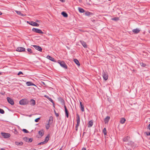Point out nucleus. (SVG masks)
<instances>
[{"label":"nucleus","instance_id":"aec40b11","mask_svg":"<svg viewBox=\"0 0 150 150\" xmlns=\"http://www.w3.org/2000/svg\"><path fill=\"white\" fill-rule=\"evenodd\" d=\"M30 104L31 105H34L35 104V101L33 99H31L30 102Z\"/></svg>","mask_w":150,"mask_h":150},{"label":"nucleus","instance_id":"473e14b6","mask_svg":"<svg viewBox=\"0 0 150 150\" xmlns=\"http://www.w3.org/2000/svg\"><path fill=\"white\" fill-rule=\"evenodd\" d=\"M52 121H53V117H52L51 116L49 118V122H52Z\"/></svg>","mask_w":150,"mask_h":150},{"label":"nucleus","instance_id":"f257e3e1","mask_svg":"<svg viewBox=\"0 0 150 150\" xmlns=\"http://www.w3.org/2000/svg\"><path fill=\"white\" fill-rule=\"evenodd\" d=\"M58 63L62 67L65 69H67V65L64 61H61L59 60Z\"/></svg>","mask_w":150,"mask_h":150},{"label":"nucleus","instance_id":"f3484780","mask_svg":"<svg viewBox=\"0 0 150 150\" xmlns=\"http://www.w3.org/2000/svg\"><path fill=\"white\" fill-rule=\"evenodd\" d=\"M130 139V137L129 136H127L123 139V141L124 142H127L129 141Z\"/></svg>","mask_w":150,"mask_h":150},{"label":"nucleus","instance_id":"4be33fe9","mask_svg":"<svg viewBox=\"0 0 150 150\" xmlns=\"http://www.w3.org/2000/svg\"><path fill=\"white\" fill-rule=\"evenodd\" d=\"M50 138V135H48L45 138V141L44 142L45 143H46L49 140Z\"/></svg>","mask_w":150,"mask_h":150},{"label":"nucleus","instance_id":"e433bc0d","mask_svg":"<svg viewBox=\"0 0 150 150\" xmlns=\"http://www.w3.org/2000/svg\"><path fill=\"white\" fill-rule=\"evenodd\" d=\"M49 123H48L46 125V128L47 129H49V128L50 127V125H49Z\"/></svg>","mask_w":150,"mask_h":150},{"label":"nucleus","instance_id":"20e7f679","mask_svg":"<svg viewBox=\"0 0 150 150\" xmlns=\"http://www.w3.org/2000/svg\"><path fill=\"white\" fill-rule=\"evenodd\" d=\"M27 23L30 25L33 26L38 27L39 26V24L33 21H27Z\"/></svg>","mask_w":150,"mask_h":150},{"label":"nucleus","instance_id":"e2e57ef3","mask_svg":"<svg viewBox=\"0 0 150 150\" xmlns=\"http://www.w3.org/2000/svg\"><path fill=\"white\" fill-rule=\"evenodd\" d=\"M109 1H111V0H108Z\"/></svg>","mask_w":150,"mask_h":150},{"label":"nucleus","instance_id":"0e129e2a","mask_svg":"<svg viewBox=\"0 0 150 150\" xmlns=\"http://www.w3.org/2000/svg\"><path fill=\"white\" fill-rule=\"evenodd\" d=\"M149 33H150V30L149 31Z\"/></svg>","mask_w":150,"mask_h":150},{"label":"nucleus","instance_id":"4c0bfd02","mask_svg":"<svg viewBox=\"0 0 150 150\" xmlns=\"http://www.w3.org/2000/svg\"><path fill=\"white\" fill-rule=\"evenodd\" d=\"M22 131L25 133H27L29 132L25 129H23Z\"/></svg>","mask_w":150,"mask_h":150},{"label":"nucleus","instance_id":"72a5a7b5","mask_svg":"<svg viewBox=\"0 0 150 150\" xmlns=\"http://www.w3.org/2000/svg\"><path fill=\"white\" fill-rule=\"evenodd\" d=\"M103 132L105 135L106 134V129L105 128H104L103 130Z\"/></svg>","mask_w":150,"mask_h":150},{"label":"nucleus","instance_id":"603ef678","mask_svg":"<svg viewBox=\"0 0 150 150\" xmlns=\"http://www.w3.org/2000/svg\"><path fill=\"white\" fill-rule=\"evenodd\" d=\"M36 21V22H38V23H40V21L39 20H37Z\"/></svg>","mask_w":150,"mask_h":150},{"label":"nucleus","instance_id":"6e6d98bb","mask_svg":"<svg viewBox=\"0 0 150 150\" xmlns=\"http://www.w3.org/2000/svg\"><path fill=\"white\" fill-rule=\"evenodd\" d=\"M1 150H5L4 149H1Z\"/></svg>","mask_w":150,"mask_h":150},{"label":"nucleus","instance_id":"79ce46f5","mask_svg":"<svg viewBox=\"0 0 150 150\" xmlns=\"http://www.w3.org/2000/svg\"><path fill=\"white\" fill-rule=\"evenodd\" d=\"M79 126V125H77V124L76 125V126L75 127L76 128V130L77 131L78 129V127Z\"/></svg>","mask_w":150,"mask_h":150},{"label":"nucleus","instance_id":"a878e982","mask_svg":"<svg viewBox=\"0 0 150 150\" xmlns=\"http://www.w3.org/2000/svg\"><path fill=\"white\" fill-rule=\"evenodd\" d=\"M15 144L17 146H21L23 145V142H15Z\"/></svg>","mask_w":150,"mask_h":150},{"label":"nucleus","instance_id":"f8f14e48","mask_svg":"<svg viewBox=\"0 0 150 150\" xmlns=\"http://www.w3.org/2000/svg\"><path fill=\"white\" fill-rule=\"evenodd\" d=\"M65 115L67 118L69 117V112L65 105H64Z\"/></svg>","mask_w":150,"mask_h":150},{"label":"nucleus","instance_id":"2eb2a0df","mask_svg":"<svg viewBox=\"0 0 150 150\" xmlns=\"http://www.w3.org/2000/svg\"><path fill=\"white\" fill-rule=\"evenodd\" d=\"M47 58L50 59V60L52 61L53 62H55V61L54 60V59L52 57L50 56L47 55Z\"/></svg>","mask_w":150,"mask_h":150},{"label":"nucleus","instance_id":"6ab92c4d","mask_svg":"<svg viewBox=\"0 0 150 150\" xmlns=\"http://www.w3.org/2000/svg\"><path fill=\"white\" fill-rule=\"evenodd\" d=\"M110 117L109 116H107L104 119V122L105 124L107 123L109 121Z\"/></svg>","mask_w":150,"mask_h":150},{"label":"nucleus","instance_id":"c85d7f7f","mask_svg":"<svg viewBox=\"0 0 150 150\" xmlns=\"http://www.w3.org/2000/svg\"><path fill=\"white\" fill-rule=\"evenodd\" d=\"M15 12L17 14H18L19 15H20L22 16H24L23 14L21 13V12L20 11H15Z\"/></svg>","mask_w":150,"mask_h":150},{"label":"nucleus","instance_id":"cd10ccee","mask_svg":"<svg viewBox=\"0 0 150 150\" xmlns=\"http://www.w3.org/2000/svg\"><path fill=\"white\" fill-rule=\"evenodd\" d=\"M78 10L79 12L81 13H84L85 12L84 10L81 8L79 7L78 8Z\"/></svg>","mask_w":150,"mask_h":150},{"label":"nucleus","instance_id":"49530a36","mask_svg":"<svg viewBox=\"0 0 150 150\" xmlns=\"http://www.w3.org/2000/svg\"><path fill=\"white\" fill-rule=\"evenodd\" d=\"M54 112H55L56 116L57 117H58L59 116V114L58 113H56V111H54Z\"/></svg>","mask_w":150,"mask_h":150},{"label":"nucleus","instance_id":"4d7b16f0","mask_svg":"<svg viewBox=\"0 0 150 150\" xmlns=\"http://www.w3.org/2000/svg\"><path fill=\"white\" fill-rule=\"evenodd\" d=\"M31 115H30L29 116V117H30L31 116Z\"/></svg>","mask_w":150,"mask_h":150},{"label":"nucleus","instance_id":"7c9ffc66","mask_svg":"<svg viewBox=\"0 0 150 150\" xmlns=\"http://www.w3.org/2000/svg\"><path fill=\"white\" fill-rule=\"evenodd\" d=\"M38 134L40 135L41 137L44 134L43 132L41 131H40L38 132Z\"/></svg>","mask_w":150,"mask_h":150},{"label":"nucleus","instance_id":"393cba45","mask_svg":"<svg viewBox=\"0 0 150 150\" xmlns=\"http://www.w3.org/2000/svg\"><path fill=\"white\" fill-rule=\"evenodd\" d=\"M74 62L76 63V64L79 66L80 65V64L79 61L76 59H74Z\"/></svg>","mask_w":150,"mask_h":150},{"label":"nucleus","instance_id":"5701e85b","mask_svg":"<svg viewBox=\"0 0 150 150\" xmlns=\"http://www.w3.org/2000/svg\"><path fill=\"white\" fill-rule=\"evenodd\" d=\"M140 31V30L138 29H134L132 30V32L135 33H139Z\"/></svg>","mask_w":150,"mask_h":150},{"label":"nucleus","instance_id":"680f3d73","mask_svg":"<svg viewBox=\"0 0 150 150\" xmlns=\"http://www.w3.org/2000/svg\"><path fill=\"white\" fill-rule=\"evenodd\" d=\"M45 97H46V96H45Z\"/></svg>","mask_w":150,"mask_h":150},{"label":"nucleus","instance_id":"3c124183","mask_svg":"<svg viewBox=\"0 0 150 150\" xmlns=\"http://www.w3.org/2000/svg\"><path fill=\"white\" fill-rule=\"evenodd\" d=\"M17 131L16 130H15V131L14 133H15V134H17Z\"/></svg>","mask_w":150,"mask_h":150},{"label":"nucleus","instance_id":"dca6fc26","mask_svg":"<svg viewBox=\"0 0 150 150\" xmlns=\"http://www.w3.org/2000/svg\"><path fill=\"white\" fill-rule=\"evenodd\" d=\"M93 121H92V120H91V121H89L88 122V124L87 125L88 126V127H91L93 125Z\"/></svg>","mask_w":150,"mask_h":150},{"label":"nucleus","instance_id":"8fccbe9b","mask_svg":"<svg viewBox=\"0 0 150 150\" xmlns=\"http://www.w3.org/2000/svg\"><path fill=\"white\" fill-rule=\"evenodd\" d=\"M81 150H86V149L85 148H83Z\"/></svg>","mask_w":150,"mask_h":150},{"label":"nucleus","instance_id":"412c9836","mask_svg":"<svg viewBox=\"0 0 150 150\" xmlns=\"http://www.w3.org/2000/svg\"><path fill=\"white\" fill-rule=\"evenodd\" d=\"M80 42L81 43V44L83 46V47L84 48H86L87 47V45L86 44V42L83 41H80Z\"/></svg>","mask_w":150,"mask_h":150},{"label":"nucleus","instance_id":"1a4fd4ad","mask_svg":"<svg viewBox=\"0 0 150 150\" xmlns=\"http://www.w3.org/2000/svg\"><path fill=\"white\" fill-rule=\"evenodd\" d=\"M32 46L36 50L40 52H41L42 51V48L39 46L36 45H33Z\"/></svg>","mask_w":150,"mask_h":150},{"label":"nucleus","instance_id":"a19ab883","mask_svg":"<svg viewBox=\"0 0 150 150\" xmlns=\"http://www.w3.org/2000/svg\"><path fill=\"white\" fill-rule=\"evenodd\" d=\"M40 118L39 117L35 119V121L36 122H38L39 120L40 119Z\"/></svg>","mask_w":150,"mask_h":150},{"label":"nucleus","instance_id":"bf43d9fd","mask_svg":"<svg viewBox=\"0 0 150 150\" xmlns=\"http://www.w3.org/2000/svg\"><path fill=\"white\" fill-rule=\"evenodd\" d=\"M59 150H62V148H60V149H59Z\"/></svg>","mask_w":150,"mask_h":150},{"label":"nucleus","instance_id":"a18cd8bd","mask_svg":"<svg viewBox=\"0 0 150 150\" xmlns=\"http://www.w3.org/2000/svg\"><path fill=\"white\" fill-rule=\"evenodd\" d=\"M21 74H23V72L21 71H19L18 74V75H20Z\"/></svg>","mask_w":150,"mask_h":150},{"label":"nucleus","instance_id":"0eeeda50","mask_svg":"<svg viewBox=\"0 0 150 150\" xmlns=\"http://www.w3.org/2000/svg\"><path fill=\"white\" fill-rule=\"evenodd\" d=\"M16 50L19 52H24L25 51V48L23 47H18L17 48Z\"/></svg>","mask_w":150,"mask_h":150},{"label":"nucleus","instance_id":"bb28decb","mask_svg":"<svg viewBox=\"0 0 150 150\" xmlns=\"http://www.w3.org/2000/svg\"><path fill=\"white\" fill-rule=\"evenodd\" d=\"M62 15L65 17H67L68 16L67 13L65 12H62L61 13Z\"/></svg>","mask_w":150,"mask_h":150},{"label":"nucleus","instance_id":"13d9d810","mask_svg":"<svg viewBox=\"0 0 150 150\" xmlns=\"http://www.w3.org/2000/svg\"><path fill=\"white\" fill-rule=\"evenodd\" d=\"M1 74V73L0 72V75Z\"/></svg>","mask_w":150,"mask_h":150},{"label":"nucleus","instance_id":"37998d69","mask_svg":"<svg viewBox=\"0 0 150 150\" xmlns=\"http://www.w3.org/2000/svg\"><path fill=\"white\" fill-rule=\"evenodd\" d=\"M48 99L50 102L54 104L53 100L51 98H49Z\"/></svg>","mask_w":150,"mask_h":150},{"label":"nucleus","instance_id":"4468645a","mask_svg":"<svg viewBox=\"0 0 150 150\" xmlns=\"http://www.w3.org/2000/svg\"><path fill=\"white\" fill-rule=\"evenodd\" d=\"M59 100L62 103V105H63L64 106V105H65L64 103L65 102L63 99L61 98H59Z\"/></svg>","mask_w":150,"mask_h":150},{"label":"nucleus","instance_id":"58836bf2","mask_svg":"<svg viewBox=\"0 0 150 150\" xmlns=\"http://www.w3.org/2000/svg\"><path fill=\"white\" fill-rule=\"evenodd\" d=\"M28 51L31 53H32V51L31 49L30 48H28L27 49Z\"/></svg>","mask_w":150,"mask_h":150},{"label":"nucleus","instance_id":"052dcab7","mask_svg":"<svg viewBox=\"0 0 150 150\" xmlns=\"http://www.w3.org/2000/svg\"><path fill=\"white\" fill-rule=\"evenodd\" d=\"M85 133V132H83V134H84V133Z\"/></svg>","mask_w":150,"mask_h":150},{"label":"nucleus","instance_id":"9d476101","mask_svg":"<svg viewBox=\"0 0 150 150\" xmlns=\"http://www.w3.org/2000/svg\"><path fill=\"white\" fill-rule=\"evenodd\" d=\"M103 76L104 79L105 80H107L108 78V74H106L104 72L103 73Z\"/></svg>","mask_w":150,"mask_h":150},{"label":"nucleus","instance_id":"c756f323","mask_svg":"<svg viewBox=\"0 0 150 150\" xmlns=\"http://www.w3.org/2000/svg\"><path fill=\"white\" fill-rule=\"evenodd\" d=\"M91 14V13L88 11L86 12L85 13V15L87 16H89Z\"/></svg>","mask_w":150,"mask_h":150},{"label":"nucleus","instance_id":"09e8293b","mask_svg":"<svg viewBox=\"0 0 150 150\" xmlns=\"http://www.w3.org/2000/svg\"><path fill=\"white\" fill-rule=\"evenodd\" d=\"M61 1L62 2H64L65 1V0H59Z\"/></svg>","mask_w":150,"mask_h":150},{"label":"nucleus","instance_id":"423d86ee","mask_svg":"<svg viewBox=\"0 0 150 150\" xmlns=\"http://www.w3.org/2000/svg\"><path fill=\"white\" fill-rule=\"evenodd\" d=\"M1 134L5 138H8L11 136L10 134L8 133L2 132L1 133Z\"/></svg>","mask_w":150,"mask_h":150},{"label":"nucleus","instance_id":"c9c22d12","mask_svg":"<svg viewBox=\"0 0 150 150\" xmlns=\"http://www.w3.org/2000/svg\"><path fill=\"white\" fill-rule=\"evenodd\" d=\"M4 112V111L3 110L0 108V113H1L3 114Z\"/></svg>","mask_w":150,"mask_h":150},{"label":"nucleus","instance_id":"2f4dec72","mask_svg":"<svg viewBox=\"0 0 150 150\" xmlns=\"http://www.w3.org/2000/svg\"><path fill=\"white\" fill-rule=\"evenodd\" d=\"M140 65L143 67H145L146 66V64L143 62H140Z\"/></svg>","mask_w":150,"mask_h":150},{"label":"nucleus","instance_id":"69168bd1","mask_svg":"<svg viewBox=\"0 0 150 150\" xmlns=\"http://www.w3.org/2000/svg\"><path fill=\"white\" fill-rule=\"evenodd\" d=\"M128 150H129V149Z\"/></svg>","mask_w":150,"mask_h":150},{"label":"nucleus","instance_id":"6e6552de","mask_svg":"<svg viewBox=\"0 0 150 150\" xmlns=\"http://www.w3.org/2000/svg\"><path fill=\"white\" fill-rule=\"evenodd\" d=\"M76 121L77 122V125H79L80 120L79 115L78 114H76Z\"/></svg>","mask_w":150,"mask_h":150},{"label":"nucleus","instance_id":"a211bd4d","mask_svg":"<svg viewBox=\"0 0 150 150\" xmlns=\"http://www.w3.org/2000/svg\"><path fill=\"white\" fill-rule=\"evenodd\" d=\"M80 103L81 107V110L82 112H83L84 111V105L83 104H82V102H81L80 101Z\"/></svg>","mask_w":150,"mask_h":150},{"label":"nucleus","instance_id":"c03bdc74","mask_svg":"<svg viewBox=\"0 0 150 150\" xmlns=\"http://www.w3.org/2000/svg\"><path fill=\"white\" fill-rule=\"evenodd\" d=\"M145 133L147 135L150 136V130L149 132H146Z\"/></svg>","mask_w":150,"mask_h":150},{"label":"nucleus","instance_id":"ddd939ff","mask_svg":"<svg viewBox=\"0 0 150 150\" xmlns=\"http://www.w3.org/2000/svg\"><path fill=\"white\" fill-rule=\"evenodd\" d=\"M26 85L28 86H36L35 84H34L32 82L30 81H28L26 82Z\"/></svg>","mask_w":150,"mask_h":150},{"label":"nucleus","instance_id":"7ed1b4c3","mask_svg":"<svg viewBox=\"0 0 150 150\" xmlns=\"http://www.w3.org/2000/svg\"><path fill=\"white\" fill-rule=\"evenodd\" d=\"M32 31L35 33H38L39 34H43V33L42 31L38 28H33L32 29Z\"/></svg>","mask_w":150,"mask_h":150},{"label":"nucleus","instance_id":"f704fd0d","mask_svg":"<svg viewBox=\"0 0 150 150\" xmlns=\"http://www.w3.org/2000/svg\"><path fill=\"white\" fill-rule=\"evenodd\" d=\"M119 18L117 17H115L112 19V20L113 21H117L118 20Z\"/></svg>","mask_w":150,"mask_h":150},{"label":"nucleus","instance_id":"f03ea898","mask_svg":"<svg viewBox=\"0 0 150 150\" xmlns=\"http://www.w3.org/2000/svg\"><path fill=\"white\" fill-rule=\"evenodd\" d=\"M28 103V101L26 99H22L19 101V104L21 105H25Z\"/></svg>","mask_w":150,"mask_h":150},{"label":"nucleus","instance_id":"864d4df0","mask_svg":"<svg viewBox=\"0 0 150 150\" xmlns=\"http://www.w3.org/2000/svg\"><path fill=\"white\" fill-rule=\"evenodd\" d=\"M79 2H81L82 1V0H78Z\"/></svg>","mask_w":150,"mask_h":150},{"label":"nucleus","instance_id":"ea45409f","mask_svg":"<svg viewBox=\"0 0 150 150\" xmlns=\"http://www.w3.org/2000/svg\"><path fill=\"white\" fill-rule=\"evenodd\" d=\"M45 143L44 141V142H40V143H38V145H41V144H45Z\"/></svg>","mask_w":150,"mask_h":150},{"label":"nucleus","instance_id":"39448f33","mask_svg":"<svg viewBox=\"0 0 150 150\" xmlns=\"http://www.w3.org/2000/svg\"><path fill=\"white\" fill-rule=\"evenodd\" d=\"M7 99L8 102L11 104L12 105H13L14 104V102L13 100L11 98L7 97Z\"/></svg>","mask_w":150,"mask_h":150},{"label":"nucleus","instance_id":"5fc2aeb1","mask_svg":"<svg viewBox=\"0 0 150 150\" xmlns=\"http://www.w3.org/2000/svg\"><path fill=\"white\" fill-rule=\"evenodd\" d=\"M2 14V13H1V12L0 11V15H1Z\"/></svg>","mask_w":150,"mask_h":150},{"label":"nucleus","instance_id":"b1692460","mask_svg":"<svg viewBox=\"0 0 150 150\" xmlns=\"http://www.w3.org/2000/svg\"><path fill=\"white\" fill-rule=\"evenodd\" d=\"M126 120L124 118H122L120 120V122L122 124H124Z\"/></svg>","mask_w":150,"mask_h":150},{"label":"nucleus","instance_id":"de8ad7c7","mask_svg":"<svg viewBox=\"0 0 150 150\" xmlns=\"http://www.w3.org/2000/svg\"><path fill=\"white\" fill-rule=\"evenodd\" d=\"M147 129H149L150 130V124L148 125V126L147 127Z\"/></svg>","mask_w":150,"mask_h":150},{"label":"nucleus","instance_id":"9b49d317","mask_svg":"<svg viewBox=\"0 0 150 150\" xmlns=\"http://www.w3.org/2000/svg\"><path fill=\"white\" fill-rule=\"evenodd\" d=\"M24 140L27 142H31L33 141V139L32 138H29L27 137H25L24 138Z\"/></svg>","mask_w":150,"mask_h":150}]
</instances>
